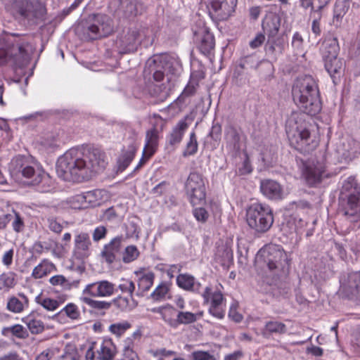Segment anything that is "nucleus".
<instances>
[{"mask_svg":"<svg viewBox=\"0 0 360 360\" xmlns=\"http://www.w3.org/2000/svg\"><path fill=\"white\" fill-rule=\"evenodd\" d=\"M105 153L98 148H71L56 164L58 175L65 181H82L91 179L105 167Z\"/></svg>","mask_w":360,"mask_h":360,"instance_id":"nucleus-1","label":"nucleus"},{"mask_svg":"<svg viewBox=\"0 0 360 360\" xmlns=\"http://www.w3.org/2000/svg\"><path fill=\"white\" fill-rule=\"evenodd\" d=\"M10 172L13 176L25 179L26 182L37 186L41 193L51 192L54 189V180L45 172L41 164L32 157L17 155L10 164Z\"/></svg>","mask_w":360,"mask_h":360,"instance_id":"nucleus-2","label":"nucleus"},{"mask_svg":"<svg viewBox=\"0 0 360 360\" xmlns=\"http://www.w3.org/2000/svg\"><path fill=\"white\" fill-rule=\"evenodd\" d=\"M341 195H347V202L344 207V215L351 223L353 230L360 228V187L354 176H350L342 183Z\"/></svg>","mask_w":360,"mask_h":360,"instance_id":"nucleus-3","label":"nucleus"},{"mask_svg":"<svg viewBox=\"0 0 360 360\" xmlns=\"http://www.w3.org/2000/svg\"><path fill=\"white\" fill-rule=\"evenodd\" d=\"M257 268L269 271H285L290 263L287 253L278 245L269 244L261 248L255 259Z\"/></svg>","mask_w":360,"mask_h":360,"instance_id":"nucleus-4","label":"nucleus"},{"mask_svg":"<svg viewBox=\"0 0 360 360\" xmlns=\"http://www.w3.org/2000/svg\"><path fill=\"white\" fill-rule=\"evenodd\" d=\"M115 285L107 280L98 281L87 284L82 290L79 300L89 307L98 310L108 309L110 303L94 300L93 297H108L115 294Z\"/></svg>","mask_w":360,"mask_h":360,"instance_id":"nucleus-5","label":"nucleus"},{"mask_svg":"<svg viewBox=\"0 0 360 360\" xmlns=\"http://www.w3.org/2000/svg\"><path fill=\"white\" fill-rule=\"evenodd\" d=\"M7 10L15 18L29 23L42 20L46 13L44 4L38 0H11Z\"/></svg>","mask_w":360,"mask_h":360,"instance_id":"nucleus-6","label":"nucleus"},{"mask_svg":"<svg viewBox=\"0 0 360 360\" xmlns=\"http://www.w3.org/2000/svg\"><path fill=\"white\" fill-rule=\"evenodd\" d=\"M314 86L315 81L311 76H304L296 79L292 89L294 102L311 117L315 115Z\"/></svg>","mask_w":360,"mask_h":360,"instance_id":"nucleus-7","label":"nucleus"},{"mask_svg":"<svg viewBox=\"0 0 360 360\" xmlns=\"http://www.w3.org/2000/svg\"><path fill=\"white\" fill-rule=\"evenodd\" d=\"M286 134L289 141L297 150L311 153L314 151V146H310V132L307 124L301 117H291L286 123Z\"/></svg>","mask_w":360,"mask_h":360,"instance_id":"nucleus-8","label":"nucleus"},{"mask_svg":"<svg viewBox=\"0 0 360 360\" xmlns=\"http://www.w3.org/2000/svg\"><path fill=\"white\" fill-rule=\"evenodd\" d=\"M6 41V46L0 48L1 63L13 59L19 65H23L29 60L30 54L33 51L31 44L15 34L8 36Z\"/></svg>","mask_w":360,"mask_h":360,"instance_id":"nucleus-9","label":"nucleus"},{"mask_svg":"<svg viewBox=\"0 0 360 360\" xmlns=\"http://www.w3.org/2000/svg\"><path fill=\"white\" fill-rule=\"evenodd\" d=\"M273 211L270 206L262 203H253L246 212L248 226L257 233L267 232L274 224Z\"/></svg>","mask_w":360,"mask_h":360,"instance_id":"nucleus-10","label":"nucleus"},{"mask_svg":"<svg viewBox=\"0 0 360 360\" xmlns=\"http://www.w3.org/2000/svg\"><path fill=\"white\" fill-rule=\"evenodd\" d=\"M114 31L112 20L103 14L94 15L89 17L86 25L83 28L82 38L85 40H95L106 37Z\"/></svg>","mask_w":360,"mask_h":360,"instance_id":"nucleus-11","label":"nucleus"},{"mask_svg":"<svg viewBox=\"0 0 360 360\" xmlns=\"http://www.w3.org/2000/svg\"><path fill=\"white\" fill-rule=\"evenodd\" d=\"M205 178L198 172L189 174L185 184V190L191 203L195 206L202 204L206 198Z\"/></svg>","mask_w":360,"mask_h":360,"instance_id":"nucleus-12","label":"nucleus"},{"mask_svg":"<svg viewBox=\"0 0 360 360\" xmlns=\"http://www.w3.org/2000/svg\"><path fill=\"white\" fill-rule=\"evenodd\" d=\"M144 30L141 27H133L124 30L122 35L117 41L122 54L134 52L139 44V38Z\"/></svg>","mask_w":360,"mask_h":360,"instance_id":"nucleus-13","label":"nucleus"},{"mask_svg":"<svg viewBox=\"0 0 360 360\" xmlns=\"http://www.w3.org/2000/svg\"><path fill=\"white\" fill-rule=\"evenodd\" d=\"M193 41L203 55H208L215 46L214 35L205 25L193 30Z\"/></svg>","mask_w":360,"mask_h":360,"instance_id":"nucleus-14","label":"nucleus"},{"mask_svg":"<svg viewBox=\"0 0 360 360\" xmlns=\"http://www.w3.org/2000/svg\"><path fill=\"white\" fill-rule=\"evenodd\" d=\"M218 20H225L234 12L237 0H204Z\"/></svg>","mask_w":360,"mask_h":360,"instance_id":"nucleus-15","label":"nucleus"},{"mask_svg":"<svg viewBox=\"0 0 360 360\" xmlns=\"http://www.w3.org/2000/svg\"><path fill=\"white\" fill-rule=\"evenodd\" d=\"M167 68L168 63L161 57L150 58L146 62L143 71L144 76L149 78L152 76L154 81L162 82Z\"/></svg>","mask_w":360,"mask_h":360,"instance_id":"nucleus-16","label":"nucleus"},{"mask_svg":"<svg viewBox=\"0 0 360 360\" xmlns=\"http://www.w3.org/2000/svg\"><path fill=\"white\" fill-rule=\"evenodd\" d=\"M259 188L262 195L271 200L279 201L286 195L283 186L272 179L261 180Z\"/></svg>","mask_w":360,"mask_h":360,"instance_id":"nucleus-17","label":"nucleus"},{"mask_svg":"<svg viewBox=\"0 0 360 360\" xmlns=\"http://www.w3.org/2000/svg\"><path fill=\"white\" fill-rule=\"evenodd\" d=\"M119 1L120 4L116 13L120 17L131 19L142 11V5L136 0H120Z\"/></svg>","mask_w":360,"mask_h":360,"instance_id":"nucleus-18","label":"nucleus"},{"mask_svg":"<svg viewBox=\"0 0 360 360\" xmlns=\"http://www.w3.org/2000/svg\"><path fill=\"white\" fill-rule=\"evenodd\" d=\"M134 274L138 277V290L136 295L138 296H143L153 285L155 274L153 271L146 270L145 269H141L135 271Z\"/></svg>","mask_w":360,"mask_h":360,"instance_id":"nucleus-19","label":"nucleus"},{"mask_svg":"<svg viewBox=\"0 0 360 360\" xmlns=\"http://www.w3.org/2000/svg\"><path fill=\"white\" fill-rule=\"evenodd\" d=\"M176 285L186 291L200 295L202 292L201 283L193 275L187 273L180 274L176 276Z\"/></svg>","mask_w":360,"mask_h":360,"instance_id":"nucleus-20","label":"nucleus"},{"mask_svg":"<svg viewBox=\"0 0 360 360\" xmlns=\"http://www.w3.org/2000/svg\"><path fill=\"white\" fill-rule=\"evenodd\" d=\"M30 306V300L26 295L18 292L15 295L8 297L6 309L13 314H20L27 309Z\"/></svg>","mask_w":360,"mask_h":360,"instance_id":"nucleus-21","label":"nucleus"},{"mask_svg":"<svg viewBox=\"0 0 360 360\" xmlns=\"http://www.w3.org/2000/svg\"><path fill=\"white\" fill-rule=\"evenodd\" d=\"M224 139L226 148L233 153H238L243 145L242 136L233 127H228L225 129Z\"/></svg>","mask_w":360,"mask_h":360,"instance_id":"nucleus-22","label":"nucleus"},{"mask_svg":"<svg viewBox=\"0 0 360 360\" xmlns=\"http://www.w3.org/2000/svg\"><path fill=\"white\" fill-rule=\"evenodd\" d=\"M324 61V66L328 74L330 75L333 82L335 84L340 82V76L343 69V61L333 56L327 58L323 59Z\"/></svg>","mask_w":360,"mask_h":360,"instance_id":"nucleus-23","label":"nucleus"},{"mask_svg":"<svg viewBox=\"0 0 360 360\" xmlns=\"http://www.w3.org/2000/svg\"><path fill=\"white\" fill-rule=\"evenodd\" d=\"M358 146L352 139L347 140L342 143L337 148L338 158L340 162H349L356 158Z\"/></svg>","mask_w":360,"mask_h":360,"instance_id":"nucleus-24","label":"nucleus"},{"mask_svg":"<svg viewBox=\"0 0 360 360\" xmlns=\"http://www.w3.org/2000/svg\"><path fill=\"white\" fill-rule=\"evenodd\" d=\"M122 236H117L106 244L101 252L103 257L108 264L113 263L121 250Z\"/></svg>","mask_w":360,"mask_h":360,"instance_id":"nucleus-25","label":"nucleus"},{"mask_svg":"<svg viewBox=\"0 0 360 360\" xmlns=\"http://www.w3.org/2000/svg\"><path fill=\"white\" fill-rule=\"evenodd\" d=\"M204 300V304L210 303V306L226 307V299L219 290H212V288L209 285L205 287L200 295Z\"/></svg>","mask_w":360,"mask_h":360,"instance_id":"nucleus-26","label":"nucleus"},{"mask_svg":"<svg viewBox=\"0 0 360 360\" xmlns=\"http://www.w3.org/2000/svg\"><path fill=\"white\" fill-rule=\"evenodd\" d=\"M161 131L162 129L153 127L146 131L143 150L147 151L148 155H153L156 152Z\"/></svg>","mask_w":360,"mask_h":360,"instance_id":"nucleus-27","label":"nucleus"},{"mask_svg":"<svg viewBox=\"0 0 360 360\" xmlns=\"http://www.w3.org/2000/svg\"><path fill=\"white\" fill-rule=\"evenodd\" d=\"M188 127L186 119L179 120L173 127L170 134L167 136V141L171 146L179 145L184 137V133Z\"/></svg>","mask_w":360,"mask_h":360,"instance_id":"nucleus-28","label":"nucleus"},{"mask_svg":"<svg viewBox=\"0 0 360 360\" xmlns=\"http://www.w3.org/2000/svg\"><path fill=\"white\" fill-rule=\"evenodd\" d=\"M22 321L27 326L32 334L41 333L44 329V324L40 316L37 312L32 311L22 319Z\"/></svg>","mask_w":360,"mask_h":360,"instance_id":"nucleus-29","label":"nucleus"},{"mask_svg":"<svg viewBox=\"0 0 360 360\" xmlns=\"http://www.w3.org/2000/svg\"><path fill=\"white\" fill-rule=\"evenodd\" d=\"M286 331L287 327L283 323L276 320H271L265 323L261 334L264 338H269L273 334L281 335L285 333Z\"/></svg>","mask_w":360,"mask_h":360,"instance_id":"nucleus-30","label":"nucleus"},{"mask_svg":"<svg viewBox=\"0 0 360 360\" xmlns=\"http://www.w3.org/2000/svg\"><path fill=\"white\" fill-rule=\"evenodd\" d=\"M338 44L335 38L332 36L326 37L321 42L320 52L323 59L338 56Z\"/></svg>","mask_w":360,"mask_h":360,"instance_id":"nucleus-31","label":"nucleus"},{"mask_svg":"<svg viewBox=\"0 0 360 360\" xmlns=\"http://www.w3.org/2000/svg\"><path fill=\"white\" fill-rule=\"evenodd\" d=\"M75 252L80 257H87L91 245L89 236L86 233H81L75 236Z\"/></svg>","mask_w":360,"mask_h":360,"instance_id":"nucleus-32","label":"nucleus"},{"mask_svg":"<svg viewBox=\"0 0 360 360\" xmlns=\"http://www.w3.org/2000/svg\"><path fill=\"white\" fill-rule=\"evenodd\" d=\"M153 311L159 314L165 322L168 323L170 326H176V319L174 318L176 310L172 305L167 304L164 307L155 308L153 309Z\"/></svg>","mask_w":360,"mask_h":360,"instance_id":"nucleus-33","label":"nucleus"},{"mask_svg":"<svg viewBox=\"0 0 360 360\" xmlns=\"http://www.w3.org/2000/svg\"><path fill=\"white\" fill-rule=\"evenodd\" d=\"M171 284L164 281L158 284L151 292L150 297L154 302H162L169 298Z\"/></svg>","mask_w":360,"mask_h":360,"instance_id":"nucleus-34","label":"nucleus"},{"mask_svg":"<svg viewBox=\"0 0 360 360\" xmlns=\"http://www.w3.org/2000/svg\"><path fill=\"white\" fill-rule=\"evenodd\" d=\"M99 360H112L116 354L115 345L110 340H104L98 351Z\"/></svg>","mask_w":360,"mask_h":360,"instance_id":"nucleus-35","label":"nucleus"},{"mask_svg":"<svg viewBox=\"0 0 360 360\" xmlns=\"http://www.w3.org/2000/svg\"><path fill=\"white\" fill-rule=\"evenodd\" d=\"M56 269L55 265L47 259L42 260L32 271V276L36 279L41 278Z\"/></svg>","mask_w":360,"mask_h":360,"instance_id":"nucleus-36","label":"nucleus"},{"mask_svg":"<svg viewBox=\"0 0 360 360\" xmlns=\"http://www.w3.org/2000/svg\"><path fill=\"white\" fill-rule=\"evenodd\" d=\"M285 43L283 39L269 37L265 46V50L267 54L273 56L276 58L278 55L282 53L284 49Z\"/></svg>","mask_w":360,"mask_h":360,"instance_id":"nucleus-37","label":"nucleus"},{"mask_svg":"<svg viewBox=\"0 0 360 360\" xmlns=\"http://www.w3.org/2000/svg\"><path fill=\"white\" fill-rule=\"evenodd\" d=\"M136 148L134 145H130L127 150L124 151L117 160L118 170L124 171L133 160Z\"/></svg>","mask_w":360,"mask_h":360,"instance_id":"nucleus-38","label":"nucleus"},{"mask_svg":"<svg viewBox=\"0 0 360 360\" xmlns=\"http://www.w3.org/2000/svg\"><path fill=\"white\" fill-rule=\"evenodd\" d=\"M302 178L309 186L313 187L315 185V167L313 164L303 162Z\"/></svg>","mask_w":360,"mask_h":360,"instance_id":"nucleus-39","label":"nucleus"},{"mask_svg":"<svg viewBox=\"0 0 360 360\" xmlns=\"http://www.w3.org/2000/svg\"><path fill=\"white\" fill-rule=\"evenodd\" d=\"M1 333L4 336L13 335L20 339H25L28 336L27 330L20 324L4 328Z\"/></svg>","mask_w":360,"mask_h":360,"instance_id":"nucleus-40","label":"nucleus"},{"mask_svg":"<svg viewBox=\"0 0 360 360\" xmlns=\"http://www.w3.org/2000/svg\"><path fill=\"white\" fill-rule=\"evenodd\" d=\"M35 302L38 304L41 305L44 309L49 311L56 310L62 303L56 299L44 297L41 295H39L35 297Z\"/></svg>","mask_w":360,"mask_h":360,"instance_id":"nucleus-41","label":"nucleus"},{"mask_svg":"<svg viewBox=\"0 0 360 360\" xmlns=\"http://www.w3.org/2000/svg\"><path fill=\"white\" fill-rule=\"evenodd\" d=\"M352 0H337L334 8L333 20L339 22L347 13L350 7Z\"/></svg>","mask_w":360,"mask_h":360,"instance_id":"nucleus-42","label":"nucleus"},{"mask_svg":"<svg viewBox=\"0 0 360 360\" xmlns=\"http://www.w3.org/2000/svg\"><path fill=\"white\" fill-rule=\"evenodd\" d=\"M263 29L266 31L269 37H274L280 27V21L278 17L267 18L262 23Z\"/></svg>","mask_w":360,"mask_h":360,"instance_id":"nucleus-43","label":"nucleus"},{"mask_svg":"<svg viewBox=\"0 0 360 360\" xmlns=\"http://www.w3.org/2000/svg\"><path fill=\"white\" fill-rule=\"evenodd\" d=\"M84 194L87 207H95L100 205L103 196V191L101 190L89 191L84 193Z\"/></svg>","mask_w":360,"mask_h":360,"instance_id":"nucleus-44","label":"nucleus"},{"mask_svg":"<svg viewBox=\"0 0 360 360\" xmlns=\"http://www.w3.org/2000/svg\"><path fill=\"white\" fill-rule=\"evenodd\" d=\"M131 327V324L129 321H123L110 325L108 330L112 334L120 337Z\"/></svg>","mask_w":360,"mask_h":360,"instance_id":"nucleus-45","label":"nucleus"},{"mask_svg":"<svg viewBox=\"0 0 360 360\" xmlns=\"http://www.w3.org/2000/svg\"><path fill=\"white\" fill-rule=\"evenodd\" d=\"M58 314H65L73 321L79 319L81 316L78 307L74 303H68L60 311Z\"/></svg>","mask_w":360,"mask_h":360,"instance_id":"nucleus-46","label":"nucleus"},{"mask_svg":"<svg viewBox=\"0 0 360 360\" xmlns=\"http://www.w3.org/2000/svg\"><path fill=\"white\" fill-rule=\"evenodd\" d=\"M15 285V277L12 272L4 273L0 275V290L8 291Z\"/></svg>","mask_w":360,"mask_h":360,"instance_id":"nucleus-47","label":"nucleus"},{"mask_svg":"<svg viewBox=\"0 0 360 360\" xmlns=\"http://www.w3.org/2000/svg\"><path fill=\"white\" fill-rule=\"evenodd\" d=\"M139 254L140 252L136 245H129L124 249L122 261L125 264L132 262L139 257Z\"/></svg>","mask_w":360,"mask_h":360,"instance_id":"nucleus-48","label":"nucleus"},{"mask_svg":"<svg viewBox=\"0 0 360 360\" xmlns=\"http://www.w3.org/2000/svg\"><path fill=\"white\" fill-rule=\"evenodd\" d=\"M198 320V314L189 311H179L176 314V326L179 324H190Z\"/></svg>","mask_w":360,"mask_h":360,"instance_id":"nucleus-49","label":"nucleus"},{"mask_svg":"<svg viewBox=\"0 0 360 360\" xmlns=\"http://www.w3.org/2000/svg\"><path fill=\"white\" fill-rule=\"evenodd\" d=\"M348 286L353 295L360 292V272H355L349 275Z\"/></svg>","mask_w":360,"mask_h":360,"instance_id":"nucleus-50","label":"nucleus"},{"mask_svg":"<svg viewBox=\"0 0 360 360\" xmlns=\"http://www.w3.org/2000/svg\"><path fill=\"white\" fill-rule=\"evenodd\" d=\"M117 288L123 293H127L130 296L131 301H133V294L135 290V283L129 279H121Z\"/></svg>","mask_w":360,"mask_h":360,"instance_id":"nucleus-51","label":"nucleus"},{"mask_svg":"<svg viewBox=\"0 0 360 360\" xmlns=\"http://www.w3.org/2000/svg\"><path fill=\"white\" fill-rule=\"evenodd\" d=\"M198 142L194 132L190 134L189 141L186 144L185 150L183 153L184 157L193 155L198 150Z\"/></svg>","mask_w":360,"mask_h":360,"instance_id":"nucleus-52","label":"nucleus"},{"mask_svg":"<svg viewBox=\"0 0 360 360\" xmlns=\"http://www.w3.org/2000/svg\"><path fill=\"white\" fill-rule=\"evenodd\" d=\"M6 218H9L12 221V227L16 232H20L24 227V222L22 218L17 212L13 214H7Z\"/></svg>","mask_w":360,"mask_h":360,"instance_id":"nucleus-53","label":"nucleus"},{"mask_svg":"<svg viewBox=\"0 0 360 360\" xmlns=\"http://www.w3.org/2000/svg\"><path fill=\"white\" fill-rule=\"evenodd\" d=\"M119 217V214L115 207H110L103 211L101 218L104 221L112 222L116 221Z\"/></svg>","mask_w":360,"mask_h":360,"instance_id":"nucleus-54","label":"nucleus"},{"mask_svg":"<svg viewBox=\"0 0 360 360\" xmlns=\"http://www.w3.org/2000/svg\"><path fill=\"white\" fill-rule=\"evenodd\" d=\"M149 354L155 358H164V357H169L176 354V352L173 350H169L166 348H156L151 349L149 350Z\"/></svg>","mask_w":360,"mask_h":360,"instance_id":"nucleus-55","label":"nucleus"},{"mask_svg":"<svg viewBox=\"0 0 360 360\" xmlns=\"http://www.w3.org/2000/svg\"><path fill=\"white\" fill-rule=\"evenodd\" d=\"M70 203L72 207L74 209H84L88 207L84 193L72 197Z\"/></svg>","mask_w":360,"mask_h":360,"instance_id":"nucleus-56","label":"nucleus"},{"mask_svg":"<svg viewBox=\"0 0 360 360\" xmlns=\"http://www.w3.org/2000/svg\"><path fill=\"white\" fill-rule=\"evenodd\" d=\"M47 226L52 232L57 234L60 233L63 229V224H61L58 219L53 217L47 218Z\"/></svg>","mask_w":360,"mask_h":360,"instance_id":"nucleus-57","label":"nucleus"},{"mask_svg":"<svg viewBox=\"0 0 360 360\" xmlns=\"http://www.w3.org/2000/svg\"><path fill=\"white\" fill-rule=\"evenodd\" d=\"M193 360H217L215 356L210 352L197 350L191 353Z\"/></svg>","mask_w":360,"mask_h":360,"instance_id":"nucleus-58","label":"nucleus"},{"mask_svg":"<svg viewBox=\"0 0 360 360\" xmlns=\"http://www.w3.org/2000/svg\"><path fill=\"white\" fill-rule=\"evenodd\" d=\"M208 312L217 319H223L225 316L226 307L210 306Z\"/></svg>","mask_w":360,"mask_h":360,"instance_id":"nucleus-59","label":"nucleus"},{"mask_svg":"<svg viewBox=\"0 0 360 360\" xmlns=\"http://www.w3.org/2000/svg\"><path fill=\"white\" fill-rule=\"evenodd\" d=\"M122 360H139V358L133 348L128 345L124 347Z\"/></svg>","mask_w":360,"mask_h":360,"instance_id":"nucleus-60","label":"nucleus"},{"mask_svg":"<svg viewBox=\"0 0 360 360\" xmlns=\"http://www.w3.org/2000/svg\"><path fill=\"white\" fill-rule=\"evenodd\" d=\"M131 300V298L119 296L114 302L122 310H130L134 307V306L130 304Z\"/></svg>","mask_w":360,"mask_h":360,"instance_id":"nucleus-61","label":"nucleus"},{"mask_svg":"<svg viewBox=\"0 0 360 360\" xmlns=\"http://www.w3.org/2000/svg\"><path fill=\"white\" fill-rule=\"evenodd\" d=\"M107 235V229L103 226H99L96 227L92 234V238L94 241L98 242L101 240V239H103L105 238Z\"/></svg>","mask_w":360,"mask_h":360,"instance_id":"nucleus-62","label":"nucleus"},{"mask_svg":"<svg viewBox=\"0 0 360 360\" xmlns=\"http://www.w3.org/2000/svg\"><path fill=\"white\" fill-rule=\"evenodd\" d=\"M193 215L198 221L201 222H205L209 217L208 212L203 207H198L194 209Z\"/></svg>","mask_w":360,"mask_h":360,"instance_id":"nucleus-63","label":"nucleus"},{"mask_svg":"<svg viewBox=\"0 0 360 360\" xmlns=\"http://www.w3.org/2000/svg\"><path fill=\"white\" fill-rule=\"evenodd\" d=\"M237 304H232L229 311V317L236 323H240L243 320V316L236 310Z\"/></svg>","mask_w":360,"mask_h":360,"instance_id":"nucleus-64","label":"nucleus"}]
</instances>
